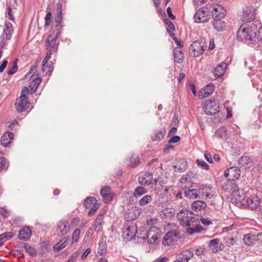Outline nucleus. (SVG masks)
Returning a JSON list of instances; mask_svg holds the SVG:
<instances>
[{"mask_svg":"<svg viewBox=\"0 0 262 262\" xmlns=\"http://www.w3.org/2000/svg\"><path fill=\"white\" fill-rule=\"evenodd\" d=\"M155 228L151 227L146 233L147 242L150 244H154L158 239L157 233L155 231Z\"/></svg>","mask_w":262,"mask_h":262,"instance_id":"25","label":"nucleus"},{"mask_svg":"<svg viewBox=\"0 0 262 262\" xmlns=\"http://www.w3.org/2000/svg\"><path fill=\"white\" fill-rule=\"evenodd\" d=\"M206 249L203 247H200L195 249V254L198 256L204 255L205 253Z\"/></svg>","mask_w":262,"mask_h":262,"instance_id":"57","label":"nucleus"},{"mask_svg":"<svg viewBox=\"0 0 262 262\" xmlns=\"http://www.w3.org/2000/svg\"><path fill=\"white\" fill-rule=\"evenodd\" d=\"M196 163L199 166L201 167L203 169L208 170L209 168V166L208 164H207L204 161L202 160L197 159Z\"/></svg>","mask_w":262,"mask_h":262,"instance_id":"49","label":"nucleus"},{"mask_svg":"<svg viewBox=\"0 0 262 262\" xmlns=\"http://www.w3.org/2000/svg\"><path fill=\"white\" fill-rule=\"evenodd\" d=\"M147 190L142 186L137 187L133 193L134 197L136 199L139 198L144 194H146Z\"/></svg>","mask_w":262,"mask_h":262,"instance_id":"36","label":"nucleus"},{"mask_svg":"<svg viewBox=\"0 0 262 262\" xmlns=\"http://www.w3.org/2000/svg\"><path fill=\"white\" fill-rule=\"evenodd\" d=\"M213 19L214 20L212 22V25L213 26L214 28L217 31H223L225 27V23L221 20L222 19Z\"/></svg>","mask_w":262,"mask_h":262,"instance_id":"35","label":"nucleus"},{"mask_svg":"<svg viewBox=\"0 0 262 262\" xmlns=\"http://www.w3.org/2000/svg\"><path fill=\"white\" fill-rule=\"evenodd\" d=\"M188 220L186 225H182L183 227H187V232L188 234L193 235L195 233L200 232L201 228L199 224L200 220L192 215Z\"/></svg>","mask_w":262,"mask_h":262,"instance_id":"3","label":"nucleus"},{"mask_svg":"<svg viewBox=\"0 0 262 262\" xmlns=\"http://www.w3.org/2000/svg\"><path fill=\"white\" fill-rule=\"evenodd\" d=\"M12 32V25L9 22H6L5 23V27L4 28V33L5 34L6 39L7 40L10 39Z\"/></svg>","mask_w":262,"mask_h":262,"instance_id":"34","label":"nucleus"},{"mask_svg":"<svg viewBox=\"0 0 262 262\" xmlns=\"http://www.w3.org/2000/svg\"><path fill=\"white\" fill-rule=\"evenodd\" d=\"M199 193L206 199H211L214 195V191L210 186H204L200 189Z\"/></svg>","mask_w":262,"mask_h":262,"instance_id":"22","label":"nucleus"},{"mask_svg":"<svg viewBox=\"0 0 262 262\" xmlns=\"http://www.w3.org/2000/svg\"><path fill=\"white\" fill-rule=\"evenodd\" d=\"M13 66L11 67L7 72L8 75H12L15 73L17 70V66L16 64V62L14 61L13 62Z\"/></svg>","mask_w":262,"mask_h":262,"instance_id":"54","label":"nucleus"},{"mask_svg":"<svg viewBox=\"0 0 262 262\" xmlns=\"http://www.w3.org/2000/svg\"><path fill=\"white\" fill-rule=\"evenodd\" d=\"M253 240V237L249 234L245 235L243 238L244 243L247 245H250Z\"/></svg>","mask_w":262,"mask_h":262,"instance_id":"51","label":"nucleus"},{"mask_svg":"<svg viewBox=\"0 0 262 262\" xmlns=\"http://www.w3.org/2000/svg\"><path fill=\"white\" fill-rule=\"evenodd\" d=\"M212 17L213 19H222L225 15L226 10L220 5H217L213 7Z\"/></svg>","mask_w":262,"mask_h":262,"instance_id":"20","label":"nucleus"},{"mask_svg":"<svg viewBox=\"0 0 262 262\" xmlns=\"http://www.w3.org/2000/svg\"><path fill=\"white\" fill-rule=\"evenodd\" d=\"M208 247L212 252L215 253L223 250L224 248V246L220 242L219 239L214 238L209 242Z\"/></svg>","mask_w":262,"mask_h":262,"instance_id":"17","label":"nucleus"},{"mask_svg":"<svg viewBox=\"0 0 262 262\" xmlns=\"http://www.w3.org/2000/svg\"><path fill=\"white\" fill-rule=\"evenodd\" d=\"M187 168V161L183 158L179 159L178 163L173 166L174 171L179 173L184 172Z\"/></svg>","mask_w":262,"mask_h":262,"instance_id":"24","label":"nucleus"},{"mask_svg":"<svg viewBox=\"0 0 262 262\" xmlns=\"http://www.w3.org/2000/svg\"><path fill=\"white\" fill-rule=\"evenodd\" d=\"M79 252L76 251L74 252L72 255H71L67 262H73L74 261L78 256Z\"/></svg>","mask_w":262,"mask_h":262,"instance_id":"58","label":"nucleus"},{"mask_svg":"<svg viewBox=\"0 0 262 262\" xmlns=\"http://www.w3.org/2000/svg\"><path fill=\"white\" fill-rule=\"evenodd\" d=\"M255 18V15L251 10H246L244 11L242 20L244 22H250L252 21Z\"/></svg>","mask_w":262,"mask_h":262,"instance_id":"31","label":"nucleus"},{"mask_svg":"<svg viewBox=\"0 0 262 262\" xmlns=\"http://www.w3.org/2000/svg\"><path fill=\"white\" fill-rule=\"evenodd\" d=\"M193 214L192 211L188 210H181L177 213V219L181 225H186L187 221Z\"/></svg>","mask_w":262,"mask_h":262,"instance_id":"13","label":"nucleus"},{"mask_svg":"<svg viewBox=\"0 0 262 262\" xmlns=\"http://www.w3.org/2000/svg\"><path fill=\"white\" fill-rule=\"evenodd\" d=\"M169 258L166 256H160L156 258L153 262H168Z\"/></svg>","mask_w":262,"mask_h":262,"instance_id":"61","label":"nucleus"},{"mask_svg":"<svg viewBox=\"0 0 262 262\" xmlns=\"http://www.w3.org/2000/svg\"><path fill=\"white\" fill-rule=\"evenodd\" d=\"M216 136L222 139H226L227 138V129L225 127L219 128L216 133Z\"/></svg>","mask_w":262,"mask_h":262,"instance_id":"44","label":"nucleus"},{"mask_svg":"<svg viewBox=\"0 0 262 262\" xmlns=\"http://www.w3.org/2000/svg\"><path fill=\"white\" fill-rule=\"evenodd\" d=\"M61 4H58L57 6L56 10L58 11L57 13L55 15L54 21L56 24L55 26L54 27L52 30H58L60 32H61L62 29V25L61 22L62 20V14L61 10Z\"/></svg>","mask_w":262,"mask_h":262,"instance_id":"12","label":"nucleus"},{"mask_svg":"<svg viewBox=\"0 0 262 262\" xmlns=\"http://www.w3.org/2000/svg\"><path fill=\"white\" fill-rule=\"evenodd\" d=\"M165 23L167 26L166 28L167 32H173V31H174V26L170 20H169L168 19H166L165 20Z\"/></svg>","mask_w":262,"mask_h":262,"instance_id":"50","label":"nucleus"},{"mask_svg":"<svg viewBox=\"0 0 262 262\" xmlns=\"http://www.w3.org/2000/svg\"><path fill=\"white\" fill-rule=\"evenodd\" d=\"M13 134L9 132H6L4 133L1 140V143L5 146H7L9 143L11 142V141L13 139Z\"/></svg>","mask_w":262,"mask_h":262,"instance_id":"30","label":"nucleus"},{"mask_svg":"<svg viewBox=\"0 0 262 262\" xmlns=\"http://www.w3.org/2000/svg\"><path fill=\"white\" fill-rule=\"evenodd\" d=\"M80 230L79 228L76 229L73 232L72 235L73 243L77 242L79 238Z\"/></svg>","mask_w":262,"mask_h":262,"instance_id":"52","label":"nucleus"},{"mask_svg":"<svg viewBox=\"0 0 262 262\" xmlns=\"http://www.w3.org/2000/svg\"><path fill=\"white\" fill-rule=\"evenodd\" d=\"M144 210L146 213H152L155 211V207L152 205H148L147 207H145Z\"/></svg>","mask_w":262,"mask_h":262,"instance_id":"62","label":"nucleus"},{"mask_svg":"<svg viewBox=\"0 0 262 262\" xmlns=\"http://www.w3.org/2000/svg\"><path fill=\"white\" fill-rule=\"evenodd\" d=\"M152 173L150 172H146L143 174L139 176L138 182L143 186H148L152 183Z\"/></svg>","mask_w":262,"mask_h":262,"instance_id":"16","label":"nucleus"},{"mask_svg":"<svg viewBox=\"0 0 262 262\" xmlns=\"http://www.w3.org/2000/svg\"><path fill=\"white\" fill-rule=\"evenodd\" d=\"M199 97L200 99H203L206 98L208 96L207 93L205 91L204 89H202L199 93Z\"/></svg>","mask_w":262,"mask_h":262,"instance_id":"60","label":"nucleus"},{"mask_svg":"<svg viewBox=\"0 0 262 262\" xmlns=\"http://www.w3.org/2000/svg\"><path fill=\"white\" fill-rule=\"evenodd\" d=\"M137 233V227L134 223H131L122 232V236L127 241L132 240Z\"/></svg>","mask_w":262,"mask_h":262,"instance_id":"9","label":"nucleus"},{"mask_svg":"<svg viewBox=\"0 0 262 262\" xmlns=\"http://www.w3.org/2000/svg\"><path fill=\"white\" fill-rule=\"evenodd\" d=\"M140 211L136 207H131L124 215V219L127 221H131L136 219L139 215Z\"/></svg>","mask_w":262,"mask_h":262,"instance_id":"14","label":"nucleus"},{"mask_svg":"<svg viewBox=\"0 0 262 262\" xmlns=\"http://www.w3.org/2000/svg\"><path fill=\"white\" fill-rule=\"evenodd\" d=\"M205 91L207 93L208 96H210L214 91V85L212 83L206 85L204 88Z\"/></svg>","mask_w":262,"mask_h":262,"instance_id":"48","label":"nucleus"},{"mask_svg":"<svg viewBox=\"0 0 262 262\" xmlns=\"http://www.w3.org/2000/svg\"><path fill=\"white\" fill-rule=\"evenodd\" d=\"M165 134V130H156L155 132L154 135L151 136V139L154 141H160L164 137Z\"/></svg>","mask_w":262,"mask_h":262,"instance_id":"43","label":"nucleus"},{"mask_svg":"<svg viewBox=\"0 0 262 262\" xmlns=\"http://www.w3.org/2000/svg\"><path fill=\"white\" fill-rule=\"evenodd\" d=\"M257 31V28L253 23L245 27L242 26L237 31V39L247 43L254 41L256 38Z\"/></svg>","mask_w":262,"mask_h":262,"instance_id":"1","label":"nucleus"},{"mask_svg":"<svg viewBox=\"0 0 262 262\" xmlns=\"http://www.w3.org/2000/svg\"><path fill=\"white\" fill-rule=\"evenodd\" d=\"M100 194L105 203L111 201L114 196V194L111 192L110 187L107 186L102 188Z\"/></svg>","mask_w":262,"mask_h":262,"instance_id":"18","label":"nucleus"},{"mask_svg":"<svg viewBox=\"0 0 262 262\" xmlns=\"http://www.w3.org/2000/svg\"><path fill=\"white\" fill-rule=\"evenodd\" d=\"M41 81V78L38 77L34 79L30 84V93L31 94L34 93L37 90L39 84Z\"/></svg>","mask_w":262,"mask_h":262,"instance_id":"38","label":"nucleus"},{"mask_svg":"<svg viewBox=\"0 0 262 262\" xmlns=\"http://www.w3.org/2000/svg\"><path fill=\"white\" fill-rule=\"evenodd\" d=\"M12 236L13 234L11 232H7L0 235V237L3 243L10 239Z\"/></svg>","mask_w":262,"mask_h":262,"instance_id":"47","label":"nucleus"},{"mask_svg":"<svg viewBox=\"0 0 262 262\" xmlns=\"http://www.w3.org/2000/svg\"><path fill=\"white\" fill-rule=\"evenodd\" d=\"M103 220V213H100L98 214L96 219L95 222L94 224V229L96 231H97L99 229V227L102 224Z\"/></svg>","mask_w":262,"mask_h":262,"instance_id":"45","label":"nucleus"},{"mask_svg":"<svg viewBox=\"0 0 262 262\" xmlns=\"http://www.w3.org/2000/svg\"><path fill=\"white\" fill-rule=\"evenodd\" d=\"M220 107V103L218 100L210 99L205 102L204 108L207 114L212 115L219 111Z\"/></svg>","mask_w":262,"mask_h":262,"instance_id":"5","label":"nucleus"},{"mask_svg":"<svg viewBox=\"0 0 262 262\" xmlns=\"http://www.w3.org/2000/svg\"><path fill=\"white\" fill-rule=\"evenodd\" d=\"M179 235V232L177 230H173L168 232L164 236L163 239V244L165 246H169L172 244L174 239Z\"/></svg>","mask_w":262,"mask_h":262,"instance_id":"15","label":"nucleus"},{"mask_svg":"<svg viewBox=\"0 0 262 262\" xmlns=\"http://www.w3.org/2000/svg\"><path fill=\"white\" fill-rule=\"evenodd\" d=\"M61 32L58 30H52V34H50L46 40V45L47 49L53 51V52H56L58 50V41L57 38L59 36Z\"/></svg>","mask_w":262,"mask_h":262,"instance_id":"2","label":"nucleus"},{"mask_svg":"<svg viewBox=\"0 0 262 262\" xmlns=\"http://www.w3.org/2000/svg\"><path fill=\"white\" fill-rule=\"evenodd\" d=\"M30 103L28 97L26 95H20L18 97L15 102L16 111L18 113H21L29 107Z\"/></svg>","mask_w":262,"mask_h":262,"instance_id":"6","label":"nucleus"},{"mask_svg":"<svg viewBox=\"0 0 262 262\" xmlns=\"http://www.w3.org/2000/svg\"><path fill=\"white\" fill-rule=\"evenodd\" d=\"M48 52L46 54V56L44 58V59L42 61V62H45V63L48 62L49 60L51 58V55H52V53H54L53 51H51V50L48 49Z\"/></svg>","mask_w":262,"mask_h":262,"instance_id":"59","label":"nucleus"},{"mask_svg":"<svg viewBox=\"0 0 262 262\" xmlns=\"http://www.w3.org/2000/svg\"><path fill=\"white\" fill-rule=\"evenodd\" d=\"M152 200L153 198L151 195L146 194L139 200V205L140 206H145L150 203Z\"/></svg>","mask_w":262,"mask_h":262,"instance_id":"37","label":"nucleus"},{"mask_svg":"<svg viewBox=\"0 0 262 262\" xmlns=\"http://www.w3.org/2000/svg\"><path fill=\"white\" fill-rule=\"evenodd\" d=\"M180 140V137L178 136H173L169 140V143H175L178 142Z\"/></svg>","mask_w":262,"mask_h":262,"instance_id":"63","label":"nucleus"},{"mask_svg":"<svg viewBox=\"0 0 262 262\" xmlns=\"http://www.w3.org/2000/svg\"><path fill=\"white\" fill-rule=\"evenodd\" d=\"M173 212L172 211L171 208H165L159 212V215L162 219H165L167 217L172 216Z\"/></svg>","mask_w":262,"mask_h":262,"instance_id":"40","label":"nucleus"},{"mask_svg":"<svg viewBox=\"0 0 262 262\" xmlns=\"http://www.w3.org/2000/svg\"><path fill=\"white\" fill-rule=\"evenodd\" d=\"M32 232L27 227L23 228L19 232V237L21 240L27 241L31 236Z\"/></svg>","mask_w":262,"mask_h":262,"instance_id":"27","label":"nucleus"},{"mask_svg":"<svg viewBox=\"0 0 262 262\" xmlns=\"http://www.w3.org/2000/svg\"><path fill=\"white\" fill-rule=\"evenodd\" d=\"M199 194V191L196 189H189L185 192V196L190 199L198 198Z\"/></svg>","mask_w":262,"mask_h":262,"instance_id":"39","label":"nucleus"},{"mask_svg":"<svg viewBox=\"0 0 262 262\" xmlns=\"http://www.w3.org/2000/svg\"><path fill=\"white\" fill-rule=\"evenodd\" d=\"M241 174V170L239 167L236 166L231 167L226 169L224 172L225 177L229 180L233 181L237 179Z\"/></svg>","mask_w":262,"mask_h":262,"instance_id":"8","label":"nucleus"},{"mask_svg":"<svg viewBox=\"0 0 262 262\" xmlns=\"http://www.w3.org/2000/svg\"><path fill=\"white\" fill-rule=\"evenodd\" d=\"M52 13L51 12H49L46 17H45V27H47L49 26L51 21V18H52Z\"/></svg>","mask_w":262,"mask_h":262,"instance_id":"55","label":"nucleus"},{"mask_svg":"<svg viewBox=\"0 0 262 262\" xmlns=\"http://www.w3.org/2000/svg\"><path fill=\"white\" fill-rule=\"evenodd\" d=\"M209 17V11L204 8L199 9L194 16L195 21L198 23H205L208 20Z\"/></svg>","mask_w":262,"mask_h":262,"instance_id":"10","label":"nucleus"},{"mask_svg":"<svg viewBox=\"0 0 262 262\" xmlns=\"http://www.w3.org/2000/svg\"><path fill=\"white\" fill-rule=\"evenodd\" d=\"M9 166V162L4 157H0V172L6 171Z\"/></svg>","mask_w":262,"mask_h":262,"instance_id":"46","label":"nucleus"},{"mask_svg":"<svg viewBox=\"0 0 262 262\" xmlns=\"http://www.w3.org/2000/svg\"><path fill=\"white\" fill-rule=\"evenodd\" d=\"M194 256L193 252L189 249L183 251L179 255L178 259L181 262H188Z\"/></svg>","mask_w":262,"mask_h":262,"instance_id":"23","label":"nucleus"},{"mask_svg":"<svg viewBox=\"0 0 262 262\" xmlns=\"http://www.w3.org/2000/svg\"><path fill=\"white\" fill-rule=\"evenodd\" d=\"M24 248L26 251L31 256H34L36 255V251L34 248L28 245L25 246Z\"/></svg>","mask_w":262,"mask_h":262,"instance_id":"53","label":"nucleus"},{"mask_svg":"<svg viewBox=\"0 0 262 262\" xmlns=\"http://www.w3.org/2000/svg\"><path fill=\"white\" fill-rule=\"evenodd\" d=\"M206 45L204 42L199 40L193 41L189 47V53L192 57H198L202 55L204 51Z\"/></svg>","mask_w":262,"mask_h":262,"instance_id":"4","label":"nucleus"},{"mask_svg":"<svg viewBox=\"0 0 262 262\" xmlns=\"http://www.w3.org/2000/svg\"><path fill=\"white\" fill-rule=\"evenodd\" d=\"M70 238L69 236H65L62 238L58 243H57L53 247V250L55 252L59 251L63 248H64L69 241Z\"/></svg>","mask_w":262,"mask_h":262,"instance_id":"29","label":"nucleus"},{"mask_svg":"<svg viewBox=\"0 0 262 262\" xmlns=\"http://www.w3.org/2000/svg\"><path fill=\"white\" fill-rule=\"evenodd\" d=\"M54 69L52 62H42V71L46 74H51Z\"/></svg>","mask_w":262,"mask_h":262,"instance_id":"41","label":"nucleus"},{"mask_svg":"<svg viewBox=\"0 0 262 262\" xmlns=\"http://www.w3.org/2000/svg\"><path fill=\"white\" fill-rule=\"evenodd\" d=\"M173 51L174 61L178 63H182L184 59L182 50L181 48H175Z\"/></svg>","mask_w":262,"mask_h":262,"instance_id":"26","label":"nucleus"},{"mask_svg":"<svg viewBox=\"0 0 262 262\" xmlns=\"http://www.w3.org/2000/svg\"><path fill=\"white\" fill-rule=\"evenodd\" d=\"M193 211H202L205 209L206 204L202 201H194L191 205Z\"/></svg>","mask_w":262,"mask_h":262,"instance_id":"32","label":"nucleus"},{"mask_svg":"<svg viewBox=\"0 0 262 262\" xmlns=\"http://www.w3.org/2000/svg\"><path fill=\"white\" fill-rule=\"evenodd\" d=\"M248 207L251 209H256L260 205V201L256 195H251L246 201Z\"/></svg>","mask_w":262,"mask_h":262,"instance_id":"19","label":"nucleus"},{"mask_svg":"<svg viewBox=\"0 0 262 262\" xmlns=\"http://www.w3.org/2000/svg\"><path fill=\"white\" fill-rule=\"evenodd\" d=\"M98 204L97 200L92 196L88 197L84 202L83 205L85 208H90L93 205Z\"/></svg>","mask_w":262,"mask_h":262,"instance_id":"42","label":"nucleus"},{"mask_svg":"<svg viewBox=\"0 0 262 262\" xmlns=\"http://www.w3.org/2000/svg\"><path fill=\"white\" fill-rule=\"evenodd\" d=\"M232 185L233 189L232 192V200H234L235 202H242L246 197L245 192L243 189H239L235 183H232Z\"/></svg>","mask_w":262,"mask_h":262,"instance_id":"11","label":"nucleus"},{"mask_svg":"<svg viewBox=\"0 0 262 262\" xmlns=\"http://www.w3.org/2000/svg\"><path fill=\"white\" fill-rule=\"evenodd\" d=\"M70 227L69 221L66 220L59 221L57 224L56 233L58 236H64L69 232Z\"/></svg>","mask_w":262,"mask_h":262,"instance_id":"7","label":"nucleus"},{"mask_svg":"<svg viewBox=\"0 0 262 262\" xmlns=\"http://www.w3.org/2000/svg\"><path fill=\"white\" fill-rule=\"evenodd\" d=\"M191 181L192 179L190 174L187 173L183 175L180 180V186L183 189L188 188L191 186Z\"/></svg>","mask_w":262,"mask_h":262,"instance_id":"21","label":"nucleus"},{"mask_svg":"<svg viewBox=\"0 0 262 262\" xmlns=\"http://www.w3.org/2000/svg\"><path fill=\"white\" fill-rule=\"evenodd\" d=\"M200 220L201 223L204 225L207 226L211 224V222L207 219L204 217H200Z\"/></svg>","mask_w":262,"mask_h":262,"instance_id":"64","label":"nucleus"},{"mask_svg":"<svg viewBox=\"0 0 262 262\" xmlns=\"http://www.w3.org/2000/svg\"><path fill=\"white\" fill-rule=\"evenodd\" d=\"M239 165L244 168H249L251 166V161L250 158L248 156L241 157L238 161Z\"/></svg>","mask_w":262,"mask_h":262,"instance_id":"33","label":"nucleus"},{"mask_svg":"<svg viewBox=\"0 0 262 262\" xmlns=\"http://www.w3.org/2000/svg\"><path fill=\"white\" fill-rule=\"evenodd\" d=\"M227 67V64L225 62H223L219 64L214 70V76L218 77L222 76L225 73Z\"/></svg>","mask_w":262,"mask_h":262,"instance_id":"28","label":"nucleus"},{"mask_svg":"<svg viewBox=\"0 0 262 262\" xmlns=\"http://www.w3.org/2000/svg\"><path fill=\"white\" fill-rule=\"evenodd\" d=\"M91 208V210L88 212V215L89 216H93L96 212V210L99 208V204H96L95 205H93Z\"/></svg>","mask_w":262,"mask_h":262,"instance_id":"56","label":"nucleus"}]
</instances>
